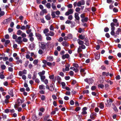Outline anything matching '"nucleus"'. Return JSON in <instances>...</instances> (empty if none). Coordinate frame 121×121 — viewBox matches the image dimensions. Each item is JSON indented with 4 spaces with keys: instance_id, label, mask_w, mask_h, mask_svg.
Wrapping results in <instances>:
<instances>
[{
    "instance_id": "79ce46f5",
    "label": "nucleus",
    "mask_w": 121,
    "mask_h": 121,
    "mask_svg": "<svg viewBox=\"0 0 121 121\" xmlns=\"http://www.w3.org/2000/svg\"><path fill=\"white\" fill-rule=\"evenodd\" d=\"M39 62V60L38 59H35L34 60L33 62V64L35 65H37Z\"/></svg>"
},
{
    "instance_id": "f257e3e1",
    "label": "nucleus",
    "mask_w": 121,
    "mask_h": 121,
    "mask_svg": "<svg viewBox=\"0 0 121 121\" xmlns=\"http://www.w3.org/2000/svg\"><path fill=\"white\" fill-rule=\"evenodd\" d=\"M46 88L47 89H48L49 91H54V85L53 84H51L49 86L47 85Z\"/></svg>"
},
{
    "instance_id": "cd10ccee",
    "label": "nucleus",
    "mask_w": 121,
    "mask_h": 121,
    "mask_svg": "<svg viewBox=\"0 0 121 121\" xmlns=\"http://www.w3.org/2000/svg\"><path fill=\"white\" fill-rule=\"evenodd\" d=\"M78 38L80 40H83L85 39V36L84 35H80L78 36Z\"/></svg>"
},
{
    "instance_id": "4c0bfd02",
    "label": "nucleus",
    "mask_w": 121,
    "mask_h": 121,
    "mask_svg": "<svg viewBox=\"0 0 121 121\" xmlns=\"http://www.w3.org/2000/svg\"><path fill=\"white\" fill-rule=\"evenodd\" d=\"M34 47L35 46L33 44H31L29 46V48L31 50H33L34 49Z\"/></svg>"
},
{
    "instance_id": "864d4df0",
    "label": "nucleus",
    "mask_w": 121,
    "mask_h": 121,
    "mask_svg": "<svg viewBox=\"0 0 121 121\" xmlns=\"http://www.w3.org/2000/svg\"><path fill=\"white\" fill-rule=\"evenodd\" d=\"M1 67L2 70H4L6 68V66L4 65H2L1 66Z\"/></svg>"
},
{
    "instance_id": "9d476101",
    "label": "nucleus",
    "mask_w": 121,
    "mask_h": 121,
    "mask_svg": "<svg viewBox=\"0 0 121 121\" xmlns=\"http://www.w3.org/2000/svg\"><path fill=\"white\" fill-rule=\"evenodd\" d=\"M36 36L39 40L40 41L42 40L43 38L40 34L39 33H36Z\"/></svg>"
},
{
    "instance_id": "39448f33",
    "label": "nucleus",
    "mask_w": 121,
    "mask_h": 121,
    "mask_svg": "<svg viewBox=\"0 0 121 121\" xmlns=\"http://www.w3.org/2000/svg\"><path fill=\"white\" fill-rule=\"evenodd\" d=\"M15 41L18 44H21L22 43V38L20 36L18 37L15 40Z\"/></svg>"
},
{
    "instance_id": "6e6d98bb",
    "label": "nucleus",
    "mask_w": 121,
    "mask_h": 121,
    "mask_svg": "<svg viewBox=\"0 0 121 121\" xmlns=\"http://www.w3.org/2000/svg\"><path fill=\"white\" fill-rule=\"evenodd\" d=\"M98 87H100L101 88H103L104 86L103 84H99L98 85Z\"/></svg>"
},
{
    "instance_id": "09e8293b",
    "label": "nucleus",
    "mask_w": 121,
    "mask_h": 121,
    "mask_svg": "<svg viewBox=\"0 0 121 121\" xmlns=\"http://www.w3.org/2000/svg\"><path fill=\"white\" fill-rule=\"evenodd\" d=\"M46 6L48 9H50L51 7V4L50 3H48L46 5Z\"/></svg>"
},
{
    "instance_id": "a211bd4d",
    "label": "nucleus",
    "mask_w": 121,
    "mask_h": 121,
    "mask_svg": "<svg viewBox=\"0 0 121 121\" xmlns=\"http://www.w3.org/2000/svg\"><path fill=\"white\" fill-rule=\"evenodd\" d=\"M70 56L68 54H66L63 55L62 56L63 59H64L65 58H68Z\"/></svg>"
},
{
    "instance_id": "de8ad7c7",
    "label": "nucleus",
    "mask_w": 121,
    "mask_h": 121,
    "mask_svg": "<svg viewBox=\"0 0 121 121\" xmlns=\"http://www.w3.org/2000/svg\"><path fill=\"white\" fill-rule=\"evenodd\" d=\"M10 43V41L9 40H7L5 41L4 46L6 47L7 46L8 44L9 43Z\"/></svg>"
},
{
    "instance_id": "f3484780",
    "label": "nucleus",
    "mask_w": 121,
    "mask_h": 121,
    "mask_svg": "<svg viewBox=\"0 0 121 121\" xmlns=\"http://www.w3.org/2000/svg\"><path fill=\"white\" fill-rule=\"evenodd\" d=\"M80 72L81 75L82 76H84L86 74V73L85 72L84 69H81L80 70Z\"/></svg>"
},
{
    "instance_id": "9b49d317",
    "label": "nucleus",
    "mask_w": 121,
    "mask_h": 121,
    "mask_svg": "<svg viewBox=\"0 0 121 121\" xmlns=\"http://www.w3.org/2000/svg\"><path fill=\"white\" fill-rule=\"evenodd\" d=\"M85 1L83 0H82L80 1H79L78 2L77 4V6L80 7L81 5H83L85 4Z\"/></svg>"
},
{
    "instance_id": "c756f323",
    "label": "nucleus",
    "mask_w": 121,
    "mask_h": 121,
    "mask_svg": "<svg viewBox=\"0 0 121 121\" xmlns=\"http://www.w3.org/2000/svg\"><path fill=\"white\" fill-rule=\"evenodd\" d=\"M114 30H111L110 33L111 35H114L115 37H116L117 36V35L116 34V33H115Z\"/></svg>"
},
{
    "instance_id": "49530a36",
    "label": "nucleus",
    "mask_w": 121,
    "mask_h": 121,
    "mask_svg": "<svg viewBox=\"0 0 121 121\" xmlns=\"http://www.w3.org/2000/svg\"><path fill=\"white\" fill-rule=\"evenodd\" d=\"M22 31L20 30H18L17 32V34L18 35H20L22 34Z\"/></svg>"
},
{
    "instance_id": "bf43d9fd",
    "label": "nucleus",
    "mask_w": 121,
    "mask_h": 121,
    "mask_svg": "<svg viewBox=\"0 0 121 121\" xmlns=\"http://www.w3.org/2000/svg\"><path fill=\"white\" fill-rule=\"evenodd\" d=\"M104 107V105L102 103L100 104L99 105V107L101 108H103Z\"/></svg>"
},
{
    "instance_id": "13d9d810",
    "label": "nucleus",
    "mask_w": 121,
    "mask_h": 121,
    "mask_svg": "<svg viewBox=\"0 0 121 121\" xmlns=\"http://www.w3.org/2000/svg\"><path fill=\"white\" fill-rule=\"evenodd\" d=\"M89 93V91L88 90H86L84 91L83 92V94H88Z\"/></svg>"
},
{
    "instance_id": "393cba45",
    "label": "nucleus",
    "mask_w": 121,
    "mask_h": 121,
    "mask_svg": "<svg viewBox=\"0 0 121 121\" xmlns=\"http://www.w3.org/2000/svg\"><path fill=\"white\" fill-rule=\"evenodd\" d=\"M41 44V47L43 49H44L46 48V46L47 45V44H45L43 43H42Z\"/></svg>"
},
{
    "instance_id": "3c124183",
    "label": "nucleus",
    "mask_w": 121,
    "mask_h": 121,
    "mask_svg": "<svg viewBox=\"0 0 121 121\" xmlns=\"http://www.w3.org/2000/svg\"><path fill=\"white\" fill-rule=\"evenodd\" d=\"M84 30V29H82L81 28H79L78 30V32L79 33H81Z\"/></svg>"
},
{
    "instance_id": "ea45409f",
    "label": "nucleus",
    "mask_w": 121,
    "mask_h": 121,
    "mask_svg": "<svg viewBox=\"0 0 121 121\" xmlns=\"http://www.w3.org/2000/svg\"><path fill=\"white\" fill-rule=\"evenodd\" d=\"M22 61L21 59H20L17 60L16 62V63L17 64H21L22 63Z\"/></svg>"
},
{
    "instance_id": "412c9836",
    "label": "nucleus",
    "mask_w": 121,
    "mask_h": 121,
    "mask_svg": "<svg viewBox=\"0 0 121 121\" xmlns=\"http://www.w3.org/2000/svg\"><path fill=\"white\" fill-rule=\"evenodd\" d=\"M61 44L63 46L65 47H68L69 46V43L65 41L63 42Z\"/></svg>"
},
{
    "instance_id": "dca6fc26",
    "label": "nucleus",
    "mask_w": 121,
    "mask_h": 121,
    "mask_svg": "<svg viewBox=\"0 0 121 121\" xmlns=\"http://www.w3.org/2000/svg\"><path fill=\"white\" fill-rule=\"evenodd\" d=\"M8 93L12 97H13L14 96L13 89H9L8 91Z\"/></svg>"
},
{
    "instance_id": "f03ea898",
    "label": "nucleus",
    "mask_w": 121,
    "mask_h": 121,
    "mask_svg": "<svg viewBox=\"0 0 121 121\" xmlns=\"http://www.w3.org/2000/svg\"><path fill=\"white\" fill-rule=\"evenodd\" d=\"M10 97V96L8 95H7L5 96V99L4 102L6 104H8L9 102V99Z\"/></svg>"
},
{
    "instance_id": "4468645a",
    "label": "nucleus",
    "mask_w": 121,
    "mask_h": 121,
    "mask_svg": "<svg viewBox=\"0 0 121 121\" xmlns=\"http://www.w3.org/2000/svg\"><path fill=\"white\" fill-rule=\"evenodd\" d=\"M84 80L85 82L89 84H91L93 81V80L91 78L86 79H85Z\"/></svg>"
},
{
    "instance_id": "5701e85b",
    "label": "nucleus",
    "mask_w": 121,
    "mask_h": 121,
    "mask_svg": "<svg viewBox=\"0 0 121 121\" xmlns=\"http://www.w3.org/2000/svg\"><path fill=\"white\" fill-rule=\"evenodd\" d=\"M121 32V28H117V31L116 32V34L117 35V36Z\"/></svg>"
},
{
    "instance_id": "c9c22d12",
    "label": "nucleus",
    "mask_w": 121,
    "mask_h": 121,
    "mask_svg": "<svg viewBox=\"0 0 121 121\" xmlns=\"http://www.w3.org/2000/svg\"><path fill=\"white\" fill-rule=\"evenodd\" d=\"M88 20V17H86L82 19L81 20V21L82 22H87Z\"/></svg>"
},
{
    "instance_id": "6e6552de",
    "label": "nucleus",
    "mask_w": 121,
    "mask_h": 121,
    "mask_svg": "<svg viewBox=\"0 0 121 121\" xmlns=\"http://www.w3.org/2000/svg\"><path fill=\"white\" fill-rule=\"evenodd\" d=\"M87 110V108L86 107H85L83 108L82 109V111L81 112V114L82 115H85L87 114V113L86 111Z\"/></svg>"
},
{
    "instance_id": "7ed1b4c3",
    "label": "nucleus",
    "mask_w": 121,
    "mask_h": 121,
    "mask_svg": "<svg viewBox=\"0 0 121 121\" xmlns=\"http://www.w3.org/2000/svg\"><path fill=\"white\" fill-rule=\"evenodd\" d=\"M97 114L95 112L91 113L90 116V118L92 120H94L96 117Z\"/></svg>"
},
{
    "instance_id": "37998d69",
    "label": "nucleus",
    "mask_w": 121,
    "mask_h": 121,
    "mask_svg": "<svg viewBox=\"0 0 121 121\" xmlns=\"http://www.w3.org/2000/svg\"><path fill=\"white\" fill-rule=\"evenodd\" d=\"M52 7L54 10H55L56 9V6L53 3H52Z\"/></svg>"
},
{
    "instance_id": "e433bc0d",
    "label": "nucleus",
    "mask_w": 121,
    "mask_h": 121,
    "mask_svg": "<svg viewBox=\"0 0 121 121\" xmlns=\"http://www.w3.org/2000/svg\"><path fill=\"white\" fill-rule=\"evenodd\" d=\"M39 88L40 90L45 89V86L43 85H40L39 86Z\"/></svg>"
},
{
    "instance_id": "0e129e2a",
    "label": "nucleus",
    "mask_w": 121,
    "mask_h": 121,
    "mask_svg": "<svg viewBox=\"0 0 121 121\" xmlns=\"http://www.w3.org/2000/svg\"><path fill=\"white\" fill-rule=\"evenodd\" d=\"M46 39L47 41H51L52 40L51 38L49 36H47Z\"/></svg>"
},
{
    "instance_id": "1a4fd4ad",
    "label": "nucleus",
    "mask_w": 121,
    "mask_h": 121,
    "mask_svg": "<svg viewBox=\"0 0 121 121\" xmlns=\"http://www.w3.org/2000/svg\"><path fill=\"white\" fill-rule=\"evenodd\" d=\"M47 65L49 67H52L53 66H55L56 65V62H54L52 63L50 62H48L47 63Z\"/></svg>"
},
{
    "instance_id": "603ef678",
    "label": "nucleus",
    "mask_w": 121,
    "mask_h": 121,
    "mask_svg": "<svg viewBox=\"0 0 121 121\" xmlns=\"http://www.w3.org/2000/svg\"><path fill=\"white\" fill-rule=\"evenodd\" d=\"M49 30L48 29H45L43 31L44 33L46 34V33L49 31Z\"/></svg>"
},
{
    "instance_id": "2f4dec72",
    "label": "nucleus",
    "mask_w": 121,
    "mask_h": 121,
    "mask_svg": "<svg viewBox=\"0 0 121 121\" xmlns=\"http://www.w3.org/2000/svg\"><path fill=\"white\" fill-rule=\"evenodd\" d=\"M55 80H56L57 81L59 82H60L61 80V79L60 77L57 76L55 77Z\"/></svg>"
},
{
    "instance_id": "4d7b16f0",
    "label": "nucleus",
    "mask_w": 121,
    "mask_h": 121,
    "mask_svg": "<svg viewBox=\"0 0 121 121\" xmlns=\"http://www.w3.org/2000/svg\"><path fill=\"white\" fill-rule=\"evenodd\" d=\"M3 59L4 61H5L8 60L9 58L7 57L4 56L3 57Z\"/></svg>"
},
{
    "instance_id": "72a5a7b5",
    "label": "nucleus",
    "mask_w": 121,
    "mask_h": 121,
    "mask_svg": "<svg viewBox=\"0 0 121 121\" xmlns=\"http://www.w3.org/2000/svg\"><path fill=\"white\" fill-rule=\"evenodd\" d=\"M45 71L44 70H43L41 72L38 73V74L40 76L43 75L45 73Z\"/></svg>"
},
{
    "instance_id": "338daca9",
    "label": "nucleus",
    "mask_w": 121,
    "mask_h": 121,
    "mask_svg": "<svg viewBox=\"0 0 121 121\" xmlns=\"http://www.w3.org/2000/svg\"><path fill=\"white\" fill-rule=\"evenodd\" d=\"M29 63V61H26L24 64V65L25 67H27V66Z\"/></svg>"
},
{
    "instance_id": "5fc2aeb1",
    "label": "nucleus",
    "mask_w": 121,
    "mask_h": 121,
    "mask_svg": "<svg viewBox=\"0 0 121 121\" xmlns=\"http://www.w3.org/2000/svg\"><path fill=\"white\" fill-rule=\"evenodd\" d=\"M32 118L34 121H35L36 119V115H33L32 117Z\"/></svg>"
},
{
    "instance_id": "680f3d73",
    "label": "nucleus",
    "mask_w": 121,
    "mask_h": 121,
    "mask_svg": "<svg viewBox=\"0 0 121 121\" xmlns=\"http://www.w3.org/2000/svg\"><path fill=\"white\" fill-rule=\"evenodd\" d=\"M46 18L48 20H49L51 19V17L49 15H47L45 16Z\"/></svg>"
},
{
    "instance_id": "58836bf2",
    "label": "nucleus",
    "mask_w": 121,
    "mask_h": 121,
    "mask_svg": "<svg viewBox=\"0 0 121 121\" xmlns=\"http://www.w3.org/2000/svg\"><path fill=\"white\" fill-rule=\"evenodd\" d=\"M82 49L81 48L80 46H79L78 49V53H80L82 51Z\"/></svg>"
},
{
    "instance_id": "ddd939ff",
    "label": "nucleus",
    "mask_w": 121,
    "mask_h": 121,
    "mask_svg": "<svg viewBox=\"0 0 121 121\" xmlns=\"http://www.w3.org/2000/svg\"><path fill=\"white\" fill-rule=\"evenodd\" d=\"M17 101L18 104V106H19L22 103H23L24 101V99H21L20 98L18 99H17Z\"/></svg>"
},
{
    "instance_id": "8fccbe9b",
    "label": "nucleus",
    "mask_w": 121,
    "mask_h": 121,
    "mask_svg": "<svg viewBox=\"0 0 121 121\" xmlns=\"http://www.w3.org/2000/svg\"><path fill=\"white\" fill-rule=\"evenodd\" d=\"M113 11L115 13H117L118 11V9L116 8H114L113 9Z\"/></svg>"
},
{
    "instance_id": "a878e982",
    "label": "nucleus",
    "mask_w": 121,
    "mask_h": 121,
    "mask_svg": "<svg viewBox=\"0 0 121 121\" xmlns=\"http://www.w3.org/2000/svg\"><path fill=\"white\" fill-rule=\"evenodd\" d=\"M110 25L111 27V30H115V28L114 26H116L115 24L113 22H112L111 23Z\"/></svg>"
},
{
    "instance_id": "4be33fe9",
    "label": "nucleus",
    "mask_w": 121,
    "mask_h": 121,
    "mask_svg": "<svg viewBox=\"0 0 121 121\" xmlns=\"http://www.w3.org/2000/svg\"><path fill=\"white\" fill-rule=\"evenodd\" d=\"M74 17L77 20H79L80 19V17L79 16L78 14L77 13H75L74 14Z\"/></svg>"
},
{
    "instance_id": "6ab92c4d",
    "label": "nucleus",
    "mask_w": 121,
    "mask_h": 121,
    "mask_svg": "<svg viewBox=\"0 0 121 121\" xmlns=\"http://www.w3.org/2000/svg\"><path fill=\"white\" fill-rule=\"evenodd\" d=\"M47 13V11L46 9H43L40 13V14L41 16L43 15L44 13Z\"/></svg>"
},
{
    "instance_id": "473e14b6",
    "label": "nucleus",
    "mask_w": 121,
    "mask_h": 121,
    "mask_svg": "<svg viewBox=\"0 0 121 121\" xmlns=\"http://www.w3.org/2000/svg\"><path fill=\"white\" fill-rule=\"evenodd\" d=\"M70 66V65L69 64H67L65 65V70L68 71L69 70V67Z\"/></svg>"
},
{
    "instance_id": "774afa93",
    "label": "nucleus",
    "mask_w": 121,
    "mask_h": 121,
    "mask_svg": "<svg viewBox=\"0 0 121 121\" xmlns=\"http://www.w3.org/2000/svg\"><path fill=\"white\" fill-rule=\"evenodd\" d=\"M85 17V13H83L81 15L80 17L81 18L83 19Z\"/></svg>"
},
{
    "instance_id": "20e7f679",
    "label": "nucleus",
    "mask_w": 121,
    "mask_h": 121,
    "mask_svg": "<svg viewBox=\"0 0 121 121\" xmlns=\"http://www.w3.org/2000/svg\"><path fill=\"white\" fill-rule=\"evenodd\" d=\"M12 19L11 17L9 18L4 20L3 23L4 24H8L11 21Z\"/></svg>"
},
{
    "instance_id": "aec40b11",
    "label": "nucleus",
    "mask_w": 121,
    "mask_h": 121,
    "mask_svg": "<svg viewBox=\"0 0 121 121\" xmlns=\"http://www.w3.org/2000/svg\"><path fill=\"white\" fill-rule=\"evenodd\" d=\"M113 22L114 23L116 26H119V23L117 22L118 21L116 19H114L113 20Z\"/></svg>"
},
{
    "instance_id": "2eb2a0df",
    "label": "nucleus",
    "mask_w": 121,
    "mask_h": 121,
    "mask_svg": "<svg viewBox=\"0 0 121 121\" xmlns=\"http://www.w3.org/2000/svg\"><path fill=\"white\" fill-rule=\"evenodd\" d=\"M95 58L96 60H98L100 58V54L99 53L96 52L95 54Z\"/></svg>"
},
{
    "instance_id": "a18cd8bd",
    "label": "nucleus",
    "mask_w": 121,
    "mask_h": 121,
    "mask_svg": "<svg viewBox=\"0 0 121 121\" xmlns=\"http://www.w3.org/2000/svg\"><path fill=\"white\" fill-rule=\"evenodd\" d=\"M73 66L76 68H78L79 67V65L78 64L76 63H74L73 64Z\"/></svg>"
},
{
    "instance_id": "c03bdc74",
    "label": "nucleus",
    "mask_w": 121,
    "mask_h": 121,
    "mask_svg": "<svg viewBox=\"0 0 121 121\" xmlns=\"http://www.w3.org/2000/svg\"><path fill=\"white\" fill-rule=\"evenodd\" d=\"M40 78L42 81H43V80L45 79V76L44 75L40 76Z\"/></svg>"
},
{
    "instance_id": "bb28decb",
    "label": "nucleus",
    "mask_w": 121,
    "mask_h": 121,
    "mask_svg": "<svg viewBox=\"0 0 121 121\" xmlns=\"http://www.w3.org/2000/svg\"><path fill=\"white\" fill-rule=\"evenodd\" d=\"M77 41L78 44L80 45L83 44L84 43V42L83 41L79 39H78Z\"/></svg>"
},
{
    "instance_id": "a19ab883",
    "label": "nucleus",
    "mask_w": 121,
    "mask_h": 121,
    "mask_svg": "<svg viewBox=\"0 0 121 121\" xmlns=\"http://www.w3.org/2000/svg\"><path fill=\"white\" fill-rule=\"evenodd\" d=\"M102 75L103 76L105 75L106 76H107L109 75V72H103L102 73Z\"/></svg>"
},
{
    "instance_id": "052dcab7",
    "label": "nucleus",
    "mask_w": 121,
    "mask_h": 121,
    "mask_svg": "<svg viewBox=\"0 0 121 121\" xmlns=\"http://www.w3.org/2000/svg\"><path fill=\"white\" fill-rule=\"evenodd\" d=\"M56 49L57 51L60 52L61 50V47L59 46H58L56 48Z\"/></svg>"
},
{
    "instance_id": "f704fd0d",
    "label": "nucleus",
    "mask_w": 121,
    "mask_h": 121,
    "mask_svg": "<svg viewBox=\"0 0 121 121\" xmlns=\"http://www.w3.org/2000/svg\"><path fill=\"white\" fill-rule=\"evenodd\" d=\"M55 12H52L51 15L52 16V18H54L55 17H58V16L56 17L55 14Z\"/></svg>"
},
{
    "instance_id": "b1692460",
    "label": "nucleus",
    "mask_w": 121,
    "mask_h": 121,
    "mask_svg": "<svg viewBox=\"0 0 121 121\" xmlns=\"http://www.w3.org/2000/svg\"><path fill=\"white\" fill-rule=\"evenodd\" d=\"M55 35V33L53 32L50 31L49 32V34H45V35L46 36H48L49 35L51 36H53L54 35Z\"/></svg>"
},
{
    "instance_id": "0eeeda50",
    "label": "nucleus",
    "mask_w": 121,
    "mask_h": 121,
    "mask_svg": "<svg viewBox=\"0 0 121 121\" xmlns=\"http://www.w3.org/2000/svg\"><path fill=\"white\" fill-rule=\"evenodd\" d=\"M27 73V71L24 69L22 71H20L18 73V75L20 76H22L23 74H26Z\"/></svg>"
},
{
    "instance_id": "e2e57ef3",
    "label": "nucleus",
    "mask_w": 121,
    "mask_h": 121,
    "mask_svg": "<svg viewBox=\"0 0 121 121\" xmlns=\"http://www.w3.org/2000/svg\"><path fill=\"white\" fill-rule=\"evenodd\" d=\"M8 60L10 62H12L14 61L13 58L12 57H10Z\"/></svg>"
},
{
    "instance_id": "423d86ee",
    "label": "nucleus",
    "mask_w": 121,
    "mask_h": 121,
    "mask_svg": "<svg viewBox=\"0 0 121 121\" xmlns=\"http://www.w3.org/2000/svg\"><path fill=\"white\" fill-rule=\"evenodd\" d=\"M73 12V10L72 9H69L68 11L66 12L65 14L66 16H68L70 14H72Z\"/></svg>"
},
{
    "instance_id": "c85d7f7f",
    "label": "nucleus",
    "mask_w": 121,
    "mask_h": 121,
    "mask_svg": "<svg viewBox=\"0 0 121 121\" xmlns=\"http://www.w3.org/2000/svg\"><path fill=\"white\" fill-rule=\"evenodd\" d=\"M84 40L85 41V44L87 46H88L89 45V43L87 38H86L84 39Z\"/></svg>"
},
{
    "instance_id": "69168bd1",
    "label": "nucleus",
    "mask_w": 121,
    "mask_h": 121,
    "mask_svg": "<svg viewBox=\"0 0 121 121\" xmlns=\"http://www.w3.org/2000/svg\"><path fill=\"white\" fill-rule=\"evenodd\" d=\"M107 2L108 3H112V4L114 3V2L112 1V0H107Z\"/></svg>"
},
{
    "instance_id": "f8f14e48",
    "label": "nucleus",
    "mask_w": 121,
    "mask_h": 121,
    "mask_svg": "<svg viewBox=\"0 0 121 121\" xmlns=\"http://www.w3.org/2000/svg\"><path fill=\"white\" fill-rule=\"evenodd\" d=\"M53 60V57L51 56H48L47 58V60L50 62H52Z\"/></svg>"
},
{
    "instance_id": "7c9ffc66",
    "label": "nucleus",
    "mask_w": 121,
    "mask_h": 121,
    "mask_svg": "<svg viewBox=\"0 0 121 121\" xmlns=\"http://www.w3.org/2000/svg\"><path fill=\"white\" fill-rule=\"evenodd\" d=\"M40 97L42 101L45 100L46 99V97L44 95H40Z\"/></svg>"
}]
</instances>
